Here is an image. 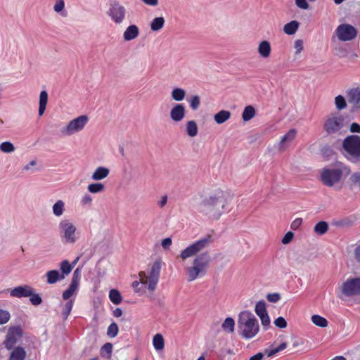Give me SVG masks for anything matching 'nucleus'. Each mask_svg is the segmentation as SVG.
<instances>
[{
  "mask_svg": "<svg viewBox=\"0 0 360 360\" xmlns=\"http://www.w3.org/2000/svg\"><path fill=\"white\" fill-rule=\"evenodd\" d=\"M335 33L339 40L346 41L354 39L357 35V30L351 25L341 24L335 30Z\"/></svg>",
  "mask_w": 360,
  "mask_h": 360,
  "instance_id": "f8f14e48",
  "label": "nucleus"
},
{
  "mask_svg": "<svg viewBox=\"0 0 360 360\" xmlns=\"http://www.w3.org/2000/svg\"><path fill=\"white\" fill-rule=\"evenodd\" d=\"M79 284L76 283L75 281H71L69 287L65 290L62 295L63 299L68 300L72 295L76 294L78 290Z\"/></svg>",
  "mask_w": 360,
  "mask_h": 360,
  "instance_id": "393cba45",
  "label": "nucleus"
},
{
  "mask_svg": "<svg viewBox=\"0 0 360 360\" xmlns=\"http://www.w3.org/2000/svg\"><path fill=\"white\" fill-rule=\"evenodd\" d=\"M109 299L115 304H119L122 302L120 292L116 289H112L109 292Z\"/></svg>",
  "mask_w": 360,
  "mask_h": 360,
  "instance_id": "f704fd0d",
  "label": "nucleus"
},
{
  "mask_svg": "<svg viewBox=\"0 0 360 360\" xmlns=\"http://www.w3.org/2000/svg\"><path fill=\"white\" fill-rule=\"evenodd\" d=\"M167 202V195H165L162 197L161 200L158 201V205L160 208H162L165 206Z\"/></svg>",
  "mask_w": 360,
  "mask_h": 360,
  "instance_id": "338daca9",
  "label": "nucleus"
},
{
  "mask_svg": "<svg viewBox=\"0 0 360 360\" xmlns=\"http://www.w3.org/2000/svg\"><path fill=\"white\" fill-rule=\"evenodd\" d=\"M342 148L345 156L352 162L360 161V136L350 135L347 136L342 142Z\"/></svg>",
  "mask_w": 360,
  "mask_h": 360,
  "instance_id": "20e7f679",
  "label": "nucleus"
},
{
  "mask_svg": "<svg viewBox=\"0 0 360 360\" xmlns=\"http://www.w3.org/2000/svg\"><path fill=\"white\" fill-rule=\"evenodd\" d=\"M139 34V29L136 25H131L127 27L123 33L125 41H129L136 39Z\"/></svg>",
  "mask_w": 360,
  "mask_h": 360,
  "instance_id": "a211bd4d",
  "label": "nucleus"
},
{
  "mask_svg": "<svg viewBox=\"0 0 360 360\" xmlns=\"http://www.w3.org/2000/svg\"><path fill=\"white\" fill-rule=\"evenodd\" d=\"M171 96L173 100L179 102L185 98L186 91L181 88L176 87L172 89Z\"/></svg>",
  "mask_w": 360,
  "mask_h": 360,
  "instance_id": "c85d7f7f",
  "label": "nucleus"
},
{
  "mask_svg": "<svg viewBox=\"0 0 360 360\" xmlns=\"http://www.w3.org/2000/svg\"><path fill=\"white\" fill-rule=\"evenodd\" d=\"M297 131L295 129H290L287 134L283 136L279 143V149L283 150L285 144L291 142L296 136Z\"/></svg>",
  "mask_w": 360,
  "mask_h": 360,
  "instance_id": "5701e85b",
  "label": "nucleus"
},
{
  "mask_svg": "<svg viewBox=\"0 0 360 360\" xmlns=\"http://www.w3.org/2000/svg\"><path fill=\"white\" fill-rule=\"evenodd\" d=\"M299 22L296 20H292L284 25L283 31L288 35L294 34L299 27Z\"/></svg>",
  "mask_w": 360,
  "mask_h": 360,
  "instance_id": "bb28decb",
  "label": "nucleus"
},
{
  "mask_svg": "<svg viewBox=\"0 0 360 360\" xmlns=\"http://www.w3.org/2000/svg\"><path fill=\"white\" fill-rule=\"evenodd\" d=\"M211 260V256L208 252L198 255L193 261V265L186 269L188 281H193L199 276H205L207 274Z\"/></svg>",
  "mask_w": 360,
  "mask_h": 360,
  "instance_id": "7ed1b4c3",
  "label": "nucleus"
},
{
  "mask_svg": "<svg viewBox=\"0 0 360 360\" xmlns=\"http://www.w3.org/2000/svg\"><path fill=\"white\" fill-rule=\"evenodd\" d=\"M105 186L101 183H93L89 184L87 190L91 193H98L104 191Z\"/></svg>",
  "mask_w": 360,
  "mask_h": 360,
  "instance_id": "ea45409f",
  "label": "nucleus"
},
{
  "mask_svg": "<svg viewBox=\"0 0 360 360\" xmlns=\"http://www.w3.org/2000/svg\"><path fill=\"white\" fill-rule=\"evenodd\" d=\"M266 299L270 302L276 303L280 300L281 295L278 293H269L267 295Z\"/></svg>",
  "mask_w": 360,
  "mask_h": 360,
  "instance_id": "603ef678",
  "label": "nucleus"
},
{
  "mask_svg": "<svg viewBox=\"0 0 360 360\" xmlns=\"http://www.w3.org/2000/svg\"><path fill=\"white\" fill-rule=\"evenodd\" d=\"M89 121L86 115H80L68 123V124L60 129V133L65 136H72L81 131Z\"/></svg>",
  "mask_w": 360,
  "mask_h": 360,
  "instance_id": "1a4fd4ad",
  "label": "nucleus"
},
{
  "mask_svg": "<svg viewBox=\"0 0 360 360\" xmlns=\"http://www.w3.org/2000/svg\"><path fill=\"white\" fill-rule=\"evenodd\" d=\"M294 48L295 49V53H300L303 49V41L301 39H297L295 41Z\"/></svg>",
  "mask_w": 360,
  "mask_h": 360,
  "instance_id": "4d7b16f0",
  "label": "nucleus"
},
{
  "mask_svg": "<svg viewBox=\"0 0 360 360\" xmlns=\"http://www.w3.org/2000/svg\"><path fill=\"white\" fill-rule=\"evenodd\" d=\"M22 337V330L20 326H12L8 330L6 338L3 342L5 348L11 350Z\"/></svg>",
  "mask_w": 360,
  "mask_h": 360,
  "instance_id": "9b49d317",
  "label": "nucleus"
},
{
  "mask_svg": "<svg viewBox=\"0 0 360 360\" xmlns=\"http://www.w3.org/2000/svg\"><path fill=\"white\" fill-rule=\"evenodd\" d=\"M255 115V108L251 106L248 105L246 106L243 112L242 117L244 121H249L252 117H254Z\"/></svg>",
  "mask_w": 360,
  "mask_h": 360,
  "instance_id": "c9c22d12",
  "label": "nucleus"
},
{
  "mask_svg": "<svg viewBox=\"0 0 360 360\" xmlns=\"http://www.w3.org/2000/svg\"><path fill=\"white\" fill-rule=\"evenodd\" d=\"M210 242L211 237L210 236L196 240L181 251L180 257L183 260H185L189 257L196 255L207 248L210 245Z\"/></svg>",
  "mask_w": 360,
  "mask_h": 360,
  "instance_id": "6e6552de",
  "label": "nucleus"
},
{
  "mask_svg": "<svg viewBox=\"0 0 360 360\" xmlns=\"http://www.w3.org/2000/svg\"><path fill=\"white\" fill-rule=\"evenodd\" d=\"M238 328L239 334L243 338L251 339L258 333L259 326L257 318L252 312L244 311L238 316Z\"/></svg>",
  "mask_w": 360,
  "mask_h": 360,
  "instance_id": "f03ea898",
  "label": "nucleus"
},
{
  "mask_svg": "<svg viewBox=\"0 0 360 360\" xmlns=\"http://www.w3.org/2000/svg\"><path fill=\"white\" fill-rule=\"evenodd\" d=\"M52 210L56 217L62 216L65 211V202L61 200H57L53 205Z\"/></svg>",
  "mask_w": 360,
  "mask_h": 360,
  "instance_id": "cd10ccee",
  "label": "nucleus"
},
{
  "mask_svg": "<svg viewBox=\"0 0 360 360\" xmlns=\"http://www.w3.org/2000/svg\"><path fill=\"white\" fill-rule=\"evenodd\" d=\"M354 255L357 262H360V245L355 249Z\"/></svg>",
  "mask_w": 360,
  "mask_h": 360,
  "instance_id": "774afa93",
  "label": "nucleus"
},
{
  "mask_svg": "<svg viewBox=\"0 0 360 360\" xmlns=\"http://www.w3.org/2000/svg\"><path fill=\"white\" fill-rule=\"evenodd\" d=\"M260 318L262 324L263 326L266 327L270 324V318L268 315V313H266L263 315L259 316Z\"/></svg>",
  "mask_w": 360,
  "mask_h": 360,
  "instance_id": "6e6d98bb",
  "label": "nucleus"
},
{
  "mask_svg": "<svg viewBox=\"0 0 360 360\" xmlns=\"http://www.w3.org/2000/svg\"><path fill=\"white\" fill-rule=\"evenodd\" d=\"M186 115V107L182 103L176 104L170 110V117L172 121L181 122Z\"/></svg>",
  "mask_w": 360,
  "mask_h": 360,
  "instance_id": "dca6fc26",
  "label": "nucleus"
},
{
  "mask_svg": "<svg viewBox=\"0 0 360 360\" xmlns=\"http://www.w3.org/2000/svg\"><path fill=\"white\" fill-rule=\"evenodd\" d=\"M314 230L316 234L323 235L328 230V224L323 221H319L315 225Z\"/></svg>",
  "mask_w": 360,
  "mask_h": 360,
  "instance_id": "72a5a7b5",
  "label": "nucleus"
},
{
  "mask_svg": "<svg viewBox=\"0 0 360 360\" xmlns=\"http://www.w3.org/2000/svg\"><path fill=\"white\" fill-rule=\"evenodd\" d=\"M294 234L292 232H288L282 238V243L283 244H288L293 238Z\"/></svg>",
  "mask_w": 360,
  "mask_h": 360,
  "instance_id": "13d9d810",
  "label": "nucleus"
},
{
  "mask_svg": "<svg viewBox=\"0 0 360 360\" xmlns=\"http://www.w3.org/2000/svg\"><path fill=\"white\" fill-rule=\"evenodd\" d=\"M48 102V94L46 91H41L39 94V115L41 116L44 113Z\"/></svg>",
  "mask_w": 360,
  "mask_h": 360,
  "instance_id": "a878e982",
  "label": "nucleus"
},
{
  "mask_svg": "<svg viewBox=\"0 0 360 360\" xmlns=\"http://www.w3.org/2000/svg\"><path fill=\"white\" fill-rule=\"evenodd\" d=\"M32 287L29 285H20L12 289L10 292V295L13 297H28L32 295Z\"/></svg>",
  "mask_w": 360,
  "mask_h": 360,
  "instance_id": "f3484780",
  "label": "nucleus"
},
{
  "mask_svg": "<svg viewBox=\"0 0 360 360\" xmlns=\"http://www.w3.org/2000/svg\"><path fill=\"white\" fill-rule=\"evenodd\" d=\"M271 47L268 41H262L258 46V53L264 58H268L271 54Z\"/></svg>",
  "mask_w": 360,
  "mask_h": 360,
  "instance_id": "b1692460",
  "label": "nucleus"
},
{
  "mask_svg": "<svg viewBox=\"0 0 360 360\" xmlns=\"http://www.w3.org/2000/svg\"><path fill=\"white\" fill-rule=\"evenodd\" d=\"M349 129L352 133H360V125L358 123L353 122L350 125Z\"/></svg>",
  "mask_w": 360,
  "mask_h": 360,
  "instance_id": "0e129e2a",
  "label": "nucleus"
},
{
  "mask_svg": "<svg viewBox=\"0 0 360 360\" xmlns=\"http://www.w3.org/2000/svg\"><path fill=\"white\" fill-rule=\"evenodd\" d=\"M165 24V19L163 17H156L150 22V29L154 32L160 30Z\"/></svg>",
  "mask_w": 360,
  "mask_h": 360,
  "instance_id": "2f4dec72",
  "label": "nucleus"
},
{
  "mask_svg": "<svg viewBox=\"0 0 360 360\" xmlns=\"http://www.w3.org/2000/svg\"><path fill=\"white\" fill-rule=\"evenodd\" d=\"M153 345L157 351H160L164 349L165 341L163 336L161 334L158 333L154 335L153 338Z\"/></svg>",
  "mask_w": 360,
  "mask_h": 360,
  "instance_id": "7c9ffc66",
  "label": "nucleus"
},
{
  "mask_svg": "<svg viewBox=\"0 0 360 360\" xmlns=\"http://www.w3.org/2000/svg\"><path fill=\"white\" fill-rule=\"evenodd\" d=\"M302 219L300 218L295 219L291 224V229L293 230L297 229L302 224Z\"/></svg>",
  "mask_w": 360,
  "mask_h": 360,
  "instance_id": "680f3d73",
  "label": "nucleus"
},
{
  "mask_svg": "<svg viewBox=\"0 0 360 360\" xmlns=\"http://www.w3.org/2000/svg\"><path fill=\"white\" fill-rule=\"evenodd\" d=\"M11 350L9 360H25L27 352L23 347L20 346L14 347Z\"/></svg>",
  "mask_w": 360,
  "mask_h": 360,
  "instance_id": "6ab92c4d",
  "label": "nucleus"
},
{
  "mask_svg": "<svg viewBox=\"0 0 360 360\" xmlns=\"http://www.w3.org/2000/svg\"><path fill=\"white\" fill-rule=\"evenodd\" d=\"M118 326L115 323H112L108 328L107 335L110 338H115L118 333Z\"/></svg>",
  "mask_w": 360,
  "mask_h": 360,
  "instance_id": "49530a36",
  "label": "nucleus"
},
{
  "mask_svg": "<svg viewBox=\"0 0 360 360\" xmlns=\"http://www.w3.org/2000/svg\"><path fill=\"white\" fill-rule=\"evenodd\" d=\"M79 269L77 268L75 270L71 281H75L76 283L79 285Z\"/></svg>",
  "mask_w": 360,
  "mask_h": 360,
  "instance_id": "69168bd1",
  "label": "nucleus"
},
{
  "mask_svg": "<svg viewBox=\"0 0 360 360\" xmlns=\"http://www.w3.org/2000/svg\"><path fill=\"white\" fill-rule=\"evenodd\" d=\"M61 275H63L64 278L68 276L72 270L73 265L70 264L68 260H63L60 264Z\"/></svg>",
  "mask_w": 360,
  "mask_h": 360,
  "instance_id": "e433bc0d",
  "label": "nucleus"
},
{
  "mask_svg": "<svg viewBox=\"0 0 360 360\" xmlns=\"http://www.w3.org/2000/svg\"><path fill=\"white\" fill-rule=\"evenodd\" d=\"M186 129L187 134L191 137H194L198 134V126L196 122L193 120L187 122Z\"/></svg>",
  "mask_w": 360,
  "mask_h": 360,
  "instance_id": "473e14b6",
  "label": "nucleus"
},
{
  "mask_svg": "<svg viewBox=\"0 0 360 360\" xmlns=\"http://www.w3.org/2000/svg\"><path fill=\"white\" fill-rule=\"evenodd\" d=\"M347 98L349 103L354 107H359L360 103V88L352 89L347 92Z\"/></svg>",
  "mask_w": 360,
  "mask_h": 360,
  "instance_id": "412c9836",
  "label": "nucleus"
},
{
  "mask_svg": "<svg viewBox=\"0 0 360 360\" xmlns=\"http://www.w3.org/2000/svg\"><path fill=\"white\" fill-rule=\"evenodd\" d=\"M295 4L298 8L302 9H307L309 8L307 0H295Z\"/></svg>",
  "mask_w": 360,
  "mask_h": 360,
  "instance_id": "bf43d9fd",
  "label": "nucleus"
},
{
  "mask_svg": "<svg viewBox=\"0 0 360 360\" xmlns=\"http://www.w3.org/2000/svg\"><path fill=\"white\" fill-rule=\"evenodd\" d=\"M10 318V313L7 310L0 309V325L6 323Z\"/></svg>",
  "mask_w": 360,
  "mask_h": 360,
  "instance_id": "8fccbe9b",
  "label": "nucleus"
},
{
  "mask_svg": "<svg viewBox=\"0 0 360 360\" xmlns=\"http://www.w3.org/2000/svg\"><path fill=\"white\" fill-rule=\"evenodd\" d=\"M255 311L258 316L267 313L265 302L259 301L255 305Z\"/></svg>",
  "mask_w": 360,
  "mask_h": 360,
  "instance_id": "c03bdc74",
  "label": "nucleus"
},
{
  "mask_svg": "<svg viewBox=\"0 0 360 360\" xmlns=\"http://www.w3.org/2000/svg\"><path fill=\"white\" fill-rule=\"evenodd\" d=\"M287 347V344L285 342L281 343L278 347L273 349H266L262 352H258L255 355L251 356L249 360H262L264 355H266L268 357H271L274 356L278 352L285 349Z\"/></svg>",
  "mask_w": 360,
  "mask_h": 360,
  "instance_id": "2eb2a0df",
  "label": "nucleus"
},
{
  "mask_svg": "<svg viewBox=\"0 0 360 360\" xmlns=\"http://www.w3.org/2000/svg\"><path fill=\"white\" fill-rule=\"evenodd\" d=\"M112 352V345L110 342H107L101 348L100 353L102 356L110 358L111 356Z\"/></svg>",
  "mask_w": 360,
  "mask_h": 360,
  "instance_id": "79ce46f5",
  "label": "nucleus"
},
{
  "mask_svg": "<svg viewBox=\"0 0 360 360\" xmlns=\"http://www.w3.org/2000/svg\"><path fill=\"white\" fill-rule=\"evenodd\" d=\"M65 8V2L63 0H57L53 6V10L56 13L61 12Z\"/></svg>",
  "mask_w": 360,
  "mask_h": 360,
  "instance_id": "864d4df0",
  "label": "nucleus"
},
{
  "mask_svg": "<svg viewBox=\"0 0 360 360\" xmlns=\"http://www.w3.org/2000/svg\"><path fill=\"white\" fill-rule=\"evenodd\" d=\"M93 198L89 194H84L80 201V203L82 206H89L90 207L92 204Z\"/></svg>",
  "mask_w": 360,
  "mask_h": 360,
  "instance_id": "3c124183",
  "label": "nucleus"
},
{
  "mask_svg": "<svg viewBox=\"0 0 360 360\" xmlns=\"http://www.w3.org/2000/svg\"><path fill=\"white\" fill-rule=\"evenodd\" d=\"M46 276L47 278L46 282L49 284H54L58 281L64 279L63 275H61L59 271L58 270L48 271L46 274Z\"/></svg>",
  "mask_w": 360,
  "mask_h": 360,
  "instance_id": "4be33fe9",
  "label": "nucleus"
},
{
  "mask_svg": "<svg viewBox=\"0 0 360 360\" xmlns=\"http://www.w3.org/2000/svg\"><path fill=\"white\" fill-rule=\"evenodd\" d=\"M73 307V301L72 300H68L64 306L63 309L62 315L63 316V319H67L68 316L70 315Z\"/></svg>",
  "mask_w": 360,
  "mask_h": 360,
  "instance_id": "a18cd8bd",
  "label": "nucleus"
},
{
  "mask_svg": "<svg viewBox=\"0 0 360 360\" xmlns=\"http://www.w3.org/2000/svg\"><path fill=\"white\" fill-rule=\"evenodd\" d=\"M231 117V112L227 110H221L214 115V121L217 124H223Z\"/></svg>",
  "mask_w": 360,
  "mask_h": 360,
  "instance_id": "c756f323",
  "label": "nucleus"
},
{
  "mask_svg": "<svg viewBox=\"0 0 360 360\" xmlns=\"http://www.w3.org/2000/svg\"><path fill=\"white\" fill-rule=\"evenodd\" d=\"M126 8L117 1H110L108 15L115 24H121L126 17Z\"/></svg>",
  "mask_w": 360,
  "mask_h": 360,
  "instance_id": "9d476101",
  "label": "nucleus"
},
{
  "mask_svg": "<svg viewBox=\"0 0 360 360\" xmlns=\"http://www.w3.org/2000/svg\"><path fill=\"white\" fill-rule=\"evenodd\" d=\"M342 294L347 297L360 295V278H349L345 281L341 288Z\"/></svg>",
  "mask_w": 360,
  "mask_h": 360,
  "instance_id": "ddd939ff",
  "label": "nucleus"
},
{
  "mask_svg": "<svg viewBox=\"0 0 360 360\" xmlns=\"http://www.w3.org/2000/svg\"><path fill=\"white\" fill-rule=\"evenodd\" d=\"M347 128L346 118L339 112L330 113L323 124L324 130L329 134L340 133Z\"/></svg>",
  "mask_w": 360,
  "mask_h": 360,
  "instance_id": "423d86ee",
  "label": "nucleus"
},
{
  "mask_svg": "<svg viewBox=\"0 0 360 360\" xmlns=\"http://www.w3.org/2000/svg\"><path fill=\"white\" fill-rule=\"evenodd\" d=\"M77 229L73 223L68 219H63L58 226V233L64 243H75L77 237L76 236Z\"/></svg>",
  "mask_w": 360,
  "mask_h": 360,
  "instance_id": "0eeeda50",
  "label": "nucleus"
},
{
  "mask_svg": "<svg viewBox=\"0 0 360 360\" xmlns=\"http://www.w3.org/2000/svg\"><path fill=\"white\" fill-rule=\"evenodd\" d=\"M14 145L10 141H4L0 144V150L5 153H11L15 151Z\"/></svg>",
  "mask_w": 360,
  "mask_h": 360,
  "instance_id": "a19ab883",
  "label": "nucleus"
},
{
  "mask_svg": "<svg viewBox=\"0 0 360 360\" xmlns=\"http://www.w3.org/2000/svg\"><path fill=\"white\" fill-rule=\"evenodd\" d=\"M110 174V169L105 167H97L91 175V179L96 181L106 178Z\"/></svg>",
  "mask_w": 360,
  "mask_h": 360,
  "instance_id": "aec40b11",
  "label": "nucleus"
},
{
  "mask_svg": "<svg viewBox=\"0 0 360 360\" xmlns=\"http://www.w3.org/2000/svg\"><path fill=\"white\" fill-rule=\"evenodd\" d=\"M161 270V261L160 259L155 260L153 264L150 271L146 274L145 271H140L139 274L140 282L146 285L150 291H154L156 288L160 278Z\"/></svg>",
  "mask_w": 360,
  "mask_h": 360,
  "instance_id": "39448f33",
  "label": "nucleus"
},
{
  "mask_svg": "<svg viewBox=\"0 0 360 360\" xmlns=\"http://www.w3.org/2000/svg\"><path fill=\"white\" fill-rule=\"evenodd\" d=\"M190 107L192 110H196L200 104V97L197 95L193 96L189 101Z\"/></svg>",
  "mask_w": 360,
  "mask_h": 360,
  "instance_id": "09e8293b",
  "label": "nucleus"
},
{
  "mask_svg": "<svg viewBox=\"0 0 360 360\" xmlns=\"http://www.w3.org/2000/svg\"><path fill=\"white\" fill-rule=\"evenodd\" d=\"M335 104L336 108L338 110H342L345 109L347 106L345 98L341 95H339L335 98Z\"/></svg>",
  "mask_w": 360,
  "mask_h": 360,
  "instance_id": "37998d69",
  "label": "nucleus"
},
{
  "mask_svg": "<svg viewBox=\"0 0 360 360\" xmlns=\"http://www.w3.org/2000/svg\"><path fill=\"white\" fill-rule=\"evenodd\" d=\"M311 321L317 326L324 328L328 326V321L319 315H313L311 316Z\"/></svg>",
  "mask_w": 360,
  "mask_h": 360,
  "instance_id": "58836bf2",
  "label": "nucleus"
},
{
  "mask_svg": "<svg viewBox=\"0 0 360 360\" xmlns=\"http://www.w3.org/2000/svg\"><path fill=\"white\" fill-rule=\"evenodd\" d=\"M172 243V241L170 238H166L162 240L161 245L164 249L167 250L170 247Z\"/></svg>",
  "mask_w": 360,
  "mask_h": 360,
  "instance_id": "e2e57ef3",
  "label": "nucleus"
},
{
  "mask_svg": "<svg viewBox=\"0 0 360 360\" xmlns=\"http://www.w3.org/2000/svg\"><path fill=\"white\" fill-rule=\"evenodd\" d=\"M31 303L34 306H38L42 302V299L40 295L34 292V288L32 290V295L29 296Z\"/></svg>",
  "mask_w": 360,
  "mask_h": 360,
  "instance_id": "de8ad7c7",
  "label": "nucleus"
},
{
  "mask_svg": "<svg viewBox=\"0 0 360 360\" xmlns=\"http://www.w3.org/2000/svg\"><path fill=\"white\" fill-rule=\"evenodd\" d=\"M350 180L354 184L360 186V173H354L350 176Z\"/></svg>",
  "mask_w": 360,
  "mask_h": 360,
  "instance_id": "052dcab7",
  "label": "nucleus"
},
{
  "mask_svg": "<svg viewBox=\"0 0 360 360\" xmlns=\"http://www.w3.org/2000/svg\"><path fill=\"white\" fill-rule=\"evenodd\" d=\"M228 202L224 192L216 191L213 194L205 198L198 205V210L210 218L219 219L225 212Z\"/></svg>",
  "mask_w": 360,
  "mask_h": 360,
  "instance_id": "f257e3e1",
  "label": "nucleus"
},
{
  "mask_svg": "<svg viewBox=\"0 0 360 360\" xmlns=\"http://www.w3.org/2000/svg\"><path fill=\"white\" fill-rule=\"evenodd\" d=\"M342 176V172L340 169H325L321 173V180L327 186H333Z\"/></svg>",
  "mask_w": 360,
  "mask_h": 360,
  "instance_id": "4468645a",
  "label": "nucleus"
},
{
  "mask_svg": "<svg viewBox=\"0 0 360 360\" xmlns=\"http://www.w3.org/2000/svg\"><path fill=\"white\" fill-rule=\"evenodd\" d=\"M274 324L279 328H285L287 326V322L284 318L279 316L274 321Z\"/></svg>",
  "mask_w": 360,
  "mask_h": 360,
  "instance_id": "5fc2aeb1",
  "label": "nucleus"
},
{
  "mask_svg": "<svg viewBox=\"0 0 360 360\" xmlns=\"http://www.w3.org/2000/svg\"><path fill=\"white\" fill-rule=\"evenodd\" d=\"M235 321L231 317L226 318L222 323V328L224 330L233 333L234 331Z\"/></svg>",
  "mask_w": 360,
  "mask_h": 360,
  "instance_id": "4c0bfd02",
  "label": "nucleus"
}]
</instances>
